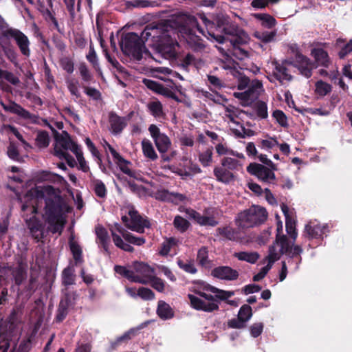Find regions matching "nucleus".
<instances>
[{
    "label": "nucleus",
    "mask_w": 352,
    "mask_h": 352,
    "mask_svg": "<svg viewBox=\"0 0 352 352\" xmlns=\"http://www.w3.org/2000/svg\"><path fill=\"white\" fill-rule=\"evenodd\" d=\"M327 228V225H320L316 221H311L306 225L305 232L309 238L318 239L324 234Z\"/></svg>",
    "instance_id": "obj_20"
},
{
    "label": "nucleus",
    "mask_w": 352,
    "mask_h": 352,
    "mask_svg": "<svg viewBox=\"0 0 352 352\" xmlns=\"http://www.w3.org/2000/svg\"><path fill=\"white\" fill-rule=\"evenodd\" d=\"M202 96L206 100H210L215 103H221L225 100L222 96L214 91H202Z\"/></svg>",
    "instance_id": "obj_47"
},
{
    "label": "nucleus",
    "mask_w": 352,
    "mask_h": 352,
    "mask_svg": "<svg viewBox=\"0 0 352 352\" xmlns=\"http://www.w3.org/2000/svg\"><path fill=\"white\" fill-rule=\"evenodd\" d=\"M110 124L113 132L115 133L121 132L126 126L125 120L114 114H111L110 116Z\"/></svg>",
    "instance_id": "obj_32"
},
{
    "label": "nucleus",
    "mask_w": 352,
    "mask_h": 352,
    "mask_svg": "<svg viewBox=\"0 0 352 352\" xmlns=\"http://www.w3.org/2000/svg\"><path fill=\"white\" fill-rule=\"evenodd\" d=\"M116 229L120 234H121L123 239L130 243H132V244H134L136 245H142L145 243V239L143 237L135 236L131 233L124 230L119 225L116 226Z\"/></svg>",
    "instance_id": "obj_25"
},
{
    "label": "nucleus",
    "mask_w": 352,
    "mask_h": 352,
    "mask_svg": "<svg viewBox=\"0 0 352 352\" xmlns=\"http://www.w3.org/2000/svg\"><path fill=\"white\" fill-rule=\"evenodd\" d=\"M74 155H76L78 162L80 168L84 172L88 171L89 166H87V162L83 157V153L81 151V148L78 150Z\"/></svg>",
    "instance_id": "obj_58"
},
{
    "label": "nucleus",
    "mask_w": 352,
    "mask_h": 352,
    "mask_svg": "<svg viewBox=\"0 0 352 352\" xmlns=\"http://www.w3.org/2000/svg\"><path fill=\"white\" fill-rule=\"evenodd\" d=\"M150 283H151L152 287L157 291H158L160 292H164L165 285H164V281L162 279L153 276L152 278V280L150 281Z\"/></svg>",
    "instance_id": "obj_61"
},
{
    "label": "nucleus",
    "mask_w": 352,
    "mask_h": 352,
    "mask_svg": "<svg viewBox=\"0 0 352 352\" xmlns=\"http://www.w3.org/2000/svg\"><path fill=\"white\" fill-rule=\"evenodd\" d=\"M292 65V62L287 60L281 63L276 60L271 61L267 65V78L272 82H275L276 80L281 84L289 82L292 76L289 72L288 66Z\"/></svg>",
    "instance_id": "obj_6"
},
{
    "label": "nucleus",
    "mask_w": 352,
    "mask_h": 352,
    "mask_svg": "<svg viewBox=\"0 0 352 352\" xmlns=\"http://www.w3.org/2000/svg\"><path fill=\"white\" fill-rule=\"evenodd\" d=\"M234 256L239 261H244L252 264L255 263L259 258V255L256 252H235Z\"/></svg>",
    "instance_id": "obj_30"
},
{
    "label": "nucleus",
    "mask_w": 352,
    "mask_h": 352,
    "mask_svg": "<svg viewBox=\"0 0 352 352\" xmlns=\"http://www.w3.org/2000/svg\"><path fill=\"white\" fill-rule=\"evenodd\" d=\"M215 149L219 155H230V154L234 153V151L230 149L226 144L221 142L216 145Z\"/></svg>",
    "instance_id": "obj_55"
},
{
    "label": "nucleus",
    "mask_w": 352,
    "mask_h": 352,
    "mask_svg": "<svg viewBox=\"0 0 352 352\" xmlns=\"http://www.w3.org/2000/svg\"><path fill=\"white\" fill-rule=\"evenodd\" d=\"M157 314L164 320L171 319L174 316V311L171 307L163 300L158 302Z\"/></svg>",
    "instance_id": "obj_23"
},
{
    "label": "nucleus",
    "mask_w": 352,
    "mask_h": 352,
    "mask_svg": "<svg viewBox=\"0 0 352 352\" xmlns=\"http://www.w3.org/2000/svg\"><path fill=\"white\" fill-rule=\"evenodd\" d=\"M194 292L188 294L190 306L199 311L212 312L219 309V300H226L234 295L233 292L219 289L206 283L195 286Z\"/></svg>",
    "instance_id": "obj_3"
},
{
    "label": "nucleus",
    "mask_w": 352,
    "mask_h": 352,
    "mask_svg": "<svg viewBox=\"0 0 352 352\" xmlns=\"http://www.w3.org/2000/svg\"><path fill=\"white\" fill-rule=\"evenodd\" d=\"M278 145V142L275 138H268L261 141V146L264 149H271Z\"/></svg>",
    "instance_id": "obj_60"
},
{
    "label": "nucleus",
    "mask_w": 352,
    "mask_h": 352,
    "mask_svg": "<svg viewBox=\"0 0 352 352\" xmlns=\"http://www.w3.org/2000/svg\"><path fill=\"white\" fill-rule=\"evenodd\" d=\"M134 278L133 282L142 284H148L154 276L153 270L143 263L134 264Z\"/></svg>",
    "instance_id": "obj_14"
},
{
    "label": "nucleus",
    "mask_w": 352,
    "mask_h": 352,
    "mask_svg": "<svg viewBox=\"0 0 352 352\" xmlns=\"http://www.w3.org/2000/svg\"><path fill=\"white\" fill-rule=\"evenodd\" d=\"M254 16L259 20L261 25L265 28H271L276 24L275 19L267 14H254Z\"/></svg>",
    "instance_id": "obj_36"
},
{
    "label": "nucleus",
    "mask_w": 352,
    "mask_h": 352,
    "mask_svg": "<svg viewBox=\"0 0 352 352\" xmlns=\"http://www.w3.org/2000/svg\"><path fill=\"white\" fill-rule=\"evenodd\" d=\"M263 91L261 81L253 80L244 91L234 92L233 95L241 101L243 105L248 106L256 100Z\"/></svg>",
    "instance_id": "obj_8"
},
{
    "label": "nucleus",
    "mask_w": 352,
    "mask_h": 352,
    "mask_svg": "<svg viewBox=\"0 0 352 352\" xmlns=\"http://www.w3.org/2000/svg\"><path fill=\"white\" fill-rule=\"evenodd\" d=\"M302 252V250L299 245L292 246L286 236H278L276 238V241L273 245L270 247L269 254L263 260V263L265 264V262H268L273 265V264L280 258L282 254H285L291 258L298 257L295 267V270H297L301 261L300 255Z\"/></svg>",
    "instance_id": "obj_4"
},
{
    "label": "nucleus",
    "mask_w": 352,
    "mask_h": 352,
    "mask_svg": "<svg viewBox=\"0 0 352 352\" xmlns=\"http://www.w3.org/2000/svg\"><path fill=\"white\" fill-rule=\"evenodd\" d=\"M94 189L96 195L99 197H104L106 195L107 190L104 184L100 180L93 181Z\"/></svg>",
    "instance_id": "obj_46"
},
{
    "label": "nucleus",
    "mask_w": 352,
    "mask_h": 352,
    "mask_svg": "<svg viewBox=\"0 0 352 352\" xmlns=\"http://www.w3.org/2000/svg\"><path fill=\"white\" fill-rule=\"evenodd\" d=\"M138 296L143 300H152L155 297L154 293L148 288L140 287L138 290Z\"/></svg>",
    "instance_id": "obj_54"
},
{
    "label": "nucleus",
    "mask_w": 352,
    "mask_h": 352,
    "mask_svg": "<svg viewBox=\"0 0 352 352\" xmlns=\"http://www.w3.org/2000/svg\"><path fill=\"white\" fill-rule=\"evenodd\" d=\"M32 236L37 240H40L44 235L43 226L34 218L30 219L28 223Z\"/></svg>",
    "instance_id": "obj_26"
},
{
    "label": "nucleus",
    "mask_w": 352,
    "mask_h": 352,
    "mask_svg": "<svg viewBox=\"0 0 352 352\" xmlns=\"http://www.w3.org/2000/svg\"><path fill=\"white\" fill-rule=\"evenodd\" d=\"M148 131L158 151L160 153H166L171 146L170 138L165 133H162L155 124H151L148 127Z\"/></svg>",
    "instance_id": "obj_11"
},
{
    "label": "nucleus",
    "mask_w": 352,
    "mask_h": 352,
    "mask_svg": "<svg viewBox=\"0 0 352 352\" xmlns=\"http://www.w3.org/2000/svg\"><path fill=\"white\" fill-rule=\"evenodd\" d=\"M111 233H112L113 241L114 244L118 248H119L124 251H126V252H133V250H134L132 246H131L130 245L125 243L123 241L121 236H119L118 234H117L114 230H112Z\"/></svg>",
    "instance_id": "obj_37"
},
{
    "label": "nucleus",
    "mask_w": 352,
    "mask_h": 352,
    "mask_svg": "<svg viewBox=\"0 0 352 352\" xmlns=\"http://www.w3.org/2000/svg\"><path fill=\"white\" fill-rule=\"evenodd\" d=\"M197 17L204 23L208 29L206 36L204 30L199 28L197 18L193 16L180 14L172 19L157 25H147L140 37L133 32L127 33L122 38L120 45L124 54L135 60H140L147 50L144 43L151 38V45L166 58H175L177 53L179 44L175 38L177 34L185 40L187 45L194 51H199L204 47V44L197 32L219 43H229L234 47L248 43L250 41L248 34L237 25L230 21L229 18L220 14L216 16L215 22L219 32L224 35L210 33L209 29L213 23L203 13Z\"/></svg>",
    "instance_id": "obj_1"
},
{
    "label": "nucleus",
    "mask_w": 352,
    "mask_h": 352,
    "mask_svg": "<svg viewBox=\"0 0 352 352\" xmlns=\"http://www.w3.org/2000/svg\"><path fill=\"white\" fill-rule=\"evenodd\" d=\"M73 271L70 268H66L63 272V282L65 285H72L74 283Z\"/></svg>",
    "instance_id": "obj_57"
},
{
    "label": "nucleus",
    "mask_w": 352,
    "mask_h": 352,
    "mask_svg": "<svg viewBox=\"0 0 352 352\" xmlns=\"http://www.w3.org/2000/svg\"><path fill=\"white\" fill-rule=\"evenodd\" d=\"M207 78L209 85L215 89H220L225 86L221 78L212 74H208Z\"/></svg>",
    "instance_id": "obj_45"
},
{
    "label": "nucleus",
    "mask_w": 352,
    "mask_h": 352,
    "mask_svg": "<svg viewBox=\"0 0 352 352\" xmlns=\"http://www.w3.org/2000/svg\"><path fill=\"white\" fill-rule=\"evenodd\" d=\"M175 227L183 232H185L189 227L188 221L180 216H176L174 219Z\"/></svg>",
    "instance_id": "obj_48"
},
{
    "label": "nucleus",
    "mask_w": 352,
    "mask_h": 352,
    "mask_svg": "<svg viewBox=\"0 0 352 352\" xmlns=\"http://www.w3.org/2000/svg\"><path fill=\"white\" fill-rule=\"evenodd\" d=\"M280 208L285 217L286 231L293 239V242L290 243V244L294 246V243L297 238L298 234L296 230V221L293 217V211L290 210L287 206L284 204L280 206Z\"/></svg>",
    "instance_id": "obj_15"
},
{
    "label": "nucleus",
    "mask_w": 352,
    "mask_h": 352,
    "mask_svg": "<svg viewBox=\"0 0 352 352\" xmlns=\"http://www.w3.org/2000/svg\"><path fill=\"white\" fill-rule=\"evenodd\" d=\"M1 105L7 111L15 113L23 119L30 120L32 122L35 121V118L33 115L15 102H10L8 104L1 103Z\"/></svg>",
    "instance_id": "obj_18"
},
{
    "label": "nucleus",
    "mask_w": 352,
    "mask_h": 352,
    "mask_svg": "<svg viewBox=\"0 0 352 352\" xmlns=\"http://www.w3.org/2000/svg\"><path fill=\"white\" fill-rule=\"evenodd\" d=\"M143 82L148 89L155 91L156 93L164 96L168 95L169 90L155 81L150 79H144Z\"/></svg>",
    "instance_id": "obj_33"
},
{
    "label": "nucleus",
    "mask_w": 352,
    "mask_h": 352,
    "mask_svg": "<svg viewBox=\"0 0 352 352\" xmlns=\"http://www.w3.org/2000/svg\"><path fill=\"white\" fill-rule=\"evenodd\" d=\"M175 245L176 241L175 239L170 238L165 240L162 244L160 254L163 256L168 255L170 252L171 250L175 247Z\"/></svg>",
    "instance_id": "obj_41"
},
{
    "label": "nucleus",
    "mask_w": 352,
    "mask_h": 352,
    "mask_svg": "<svg viewBox=\"0 0 352 352\" xmlns=\"http://www.w3.org/2000/svg\"><path fill=\"white\" fill-rule=\"evenodd\" d=\"M67 302L62 300L60 302L59 307L58 309V314L56 316L57 320L62 321L65 318L67 314Z\"/></svg>",
    "instance_id": "obj_59"
},
{
    "label": "nucleus",
    "mask_w": 352,
    "mask_h": 352,
    "mask_svg": "<svg viewBox=\"0 0 352 352\" xmlns=\"http://www.w3.org/2000/svg\"><path fill=\"white\" fill-rule=\"evenodd\" d=\"M275 35H276V33L273 32H257L254 33L255 37H256L258 39H259L265 43H269V42H271L272 41H273L275 37Z\"/></svg>",
    "instance_id": "obj_51"
},
{
    "label": "nucleus",
    "mask_w": 352,
    "mask_h": 352,
    "mask_svg": "<svg viewBox=\"0 0 352 352\" xmlns=\"http://www.w3.org/2000/svg\"><path fill=\"white\" fill-rule=\"evenodd\" d=\"M272 116L281 126L286 127L288 126L287 118L282 111H274L272 113Z\"/></svg>",
    "instance_id": "obj_49"
},
{
    "label": "nucleus",
    "mask_w": 352,
    "mask_h": 352,
    "mask_svg": "<svg viewBox=\"0 0 352 352\" xmlns=\"http://www.w3.org/2000/svg\"><path fill=\"white\" fill-rule=\"evenodd\" d=\"M191 217L201 226H214L217 224L213 216L201 215L198 212L192 210L190 213Z\"/></svg>",
    "instance_id": "obj_27"
},
{
    "label": "nucleus",
    "mask_w": 352,
    "mask_h": 352,
    "mask_svg": "<svg viewBox=\"0 0 352 352\" xmlns=\"http://www.w3.org/2000/svg\"><path fill=\"white\" fill-rule=\"evenodd\" d=\"M80 149V146L72 141L67 132L62 131L61 133L56 135L54 144V155L56 156L67 153V151H71L75 154Z\"/></svg>",
    "instance_id": "obj_9"
},
{
    "label": "nucleus",
    "mask_w": 352,
    "mask_h": 352,
    "mask_svg": "<svg viewBox=\"0 0 352 352\" xmlns=\"http://www.w3.org/2000/svg\"><path fill=\"white\" fill-rule=\"evenodd\" d=\"M267 217L266 210L258 206H252L238 214L237 225L242 228H252L263 223Z\"/></svg>",
    "instance_id": "obj_5"
},
{
    "label": "nucleus",
    "mask_w": 352,
    "mask_h": 352,
    "mask_svg": "<svg viewBox=\"0 0 352 352\" xmlns=\"http://www.w3.org/2000/svg\"><path fill=\"white\" fill-rule=\"evenodd\" d=\"M1 78L6 80L13 85H16L20 82V80L18 77L12 72L6 70H5Z\"/></svg>",
    "instance_id": "obj_64"
},
{
    "label": "nucleus",
    "mask_w": 352,
    "mask_h": 352,
    "mask_svg": "<svg viewBox=\"0 0 352 352\" xmlns=\"http://www.w3.org/2000/svg\"><path fill=\"white\" fill-rule=\"evenodd\" d=\"M331 90V85L322 80H318L315 83L314 93L318 97H324L329 94Z\"/></svg>",
    "instance_id": "obj_29"
},
{
    "label": "nucleus",
    "mask_w": 352,
    "mask_h": 352,
    "mask_svg": "<svg viewBox=\"0 0 352 352\" xmlns=\"http://www.w3.org/2000/svg\"><path fill=\"white\" fill-rule=\"evenodd\" d=\"M214 174L219 182L224 184H228L234 179L233 174L226 168L215 167Z\"/></svg>",
    "instance_id": "obj_24"
},
{
    "label": "nucleus",
    "mask_w": 352,
    "mask_h": 352,
    "mask_svg": "<svg viewBox=\"0 0 352 352\" xmlns=\"http://www.w3.org/2000/svg\"><path fill=\"white\" fill-rule=\"evenodd\" d=\"M3 35L8 38L15 41L21 54L29 57L30 55V41L28 36L21 31L16 28H8L3 31Z\"/></svg>",
    "instance_id": "obj_10"
},
{
    "label": "nucleus",
    "mask_w": 352,
    "mask_h": 352,
    "mask_svg": "<svg viewBox=\"0 0 352 352\" xmlns=\"http://www.w3.org/2000/svg\"><path fill=\"white\" fill-rule=\"evenodd\" d=\"M124 214L122 220L130 230L142 233L145 228L149 227V223L144 219L133 208L128 207L122 210Z\"/></svg>",
    "instance_id": "obj_7"
},
{
    "label": "nucleus",
    "mask_w": 352,
    "mask_h": 352,
    "mask_svg": "<svg viewBox=\"0 0 352 352\" xmlns=\"http://www.w3.org/2000/svg\"><path fill=\"white\" fill-rule=\"evenodd\" d=\"M274 170L256 163H252L247 168L249 173L266 183H270L275 179Z\"/></svg>",
    "instance_id": "obj_12"
},
{
    "label": "nucleus",
    "mask_w": 352,
    "mask_h": 352,
    "mask_svg": "<svg viewBox=\"0 0 352 352\" xmlns=\"http://www.w3.org/2000/svg\"><path fill=\"white\" fill-rule=\"evenodd\" d=\"M230 131L237 138H245L247 135L246 130L243 126L241 120L237 121L236 123L229 126Z\"/></svg>",
    "instance_id": "obj_39"
},
{
    "label": "nucleus",
    "mask_w": 352,
    "mask_h": 352,
    "mask_svg": "<svg viewBox=\"0 0 352 352\" xmlns=\"http://www.w3.org/2000/svg\"><path fill=\"white\" fill-rule=\"evenodd\" d=\"M256 114L261 118H266L268 116L267 106L264 102L259 101L256 103Z\"/></svg>",
    "instance_id": "obj_53"
},
{
    "label": "nucleus",
    "mask_w": 352,
    "mask_h": 352,
    "mask_svg": "<svg viewBox=\"0 0 352 352\" xmlns=\"http://www.w3.org/2000/svg\"><path fill=\"white\" fill-rule=\"evenodd\" d=\"M103 146L107 152H109L113 159L115 164L120 170L131 177H135V173L131 169V164L129 161L124 159L107 142H104Z\"/></svg>",
    "instance_id": "obj_13"
},
{
    "label": "nucleus",
    "mask_w": 352,
    "mask_h": 352,
    "mask_svg": "<svg viewBox=\"0 0 352 352\" xmlns=\"http://www.w3.org/2000/svg\"><path fill=\"white\" fill-rule=\"evenodd\" d=\"M266 265L263 267L258 273L255 274L253 277L254 281H259L261 279H263L265 275L267 274V272L270 271V270L272 268V265L270 264L268 262H265Z\"/></svg>",
    "instance_id": "obj_56"
},
{
    "label": "nucleus",
    "mask_w": 352,
    "mask_h": 352,
    "mask_svg": "<svg viewBox=\"0 0 352 352\" xmlns=\"http://www.w3.org/2000/svg\"><path fill=\"white\" fill-rule=\"evenodd\" d=\"M311 55L314 58L317 65L327 67L330 63V59L327 52L321 48H314Z\"/></svg>",
    "instance_id": "obj_22"
},
{
    "label": "nucleus",
    "mask_w": 352,
    "mask_h": 352,
    "mask_svg": "<svg viewBox=\"0 0 352 352\" xmlns=\"http://www.w3.org/2000/svg\"><path fill=\"white\" fill-rule=\"evenodd\" d=\"M222 68L225 70H228V72L238 79V89L239 90H244L249 87L251 82L248 77L243 75L239 71L232 65L223 63L221 65Z\"/></svg>",
    "instance_id": "obj_17"
},
{
    "label": "nucleus",
    "mask_w": 352,
    "mask_h": 352,
    "mask_svg": "<svg viewBox=\"0 0 352 352\" xmlns=\"http://www.w3.org/2000/svg\"><path fill=\"white\" fill-rule=\"evenodd\" d=\"M295 61L296 67L300 74L307 78H309L311 76V70L316 67L314 64L302 54H296Z\"/></svg>",
    "instance_id": "obj_16"
},
{
    "label": "nucleus",
    "mask_w": 352,
    "mask_h": 352,
    "mask_svg": "<svg viewBox=\"0 0 352 352\" xmlns=\"http://www.w3.org/2000/svg\"><path fill=\"white\" fill-rule=\"evenodd\" d=\"M263 330V324L261 322H257L253 324L250 327V333L251 336L254 338H257L259 336Z\"/></svg>",
    "instance_id": "obj_63"
},
{
    "label": "nucleus",
    "mask_w": 352,
    "mask_h": 352,
    "mask_svg": "<svg viewBox=\"0 0 352 352\" xmlns=\"http://www.w3.org/2000/svg\"><path fill=\"white\" fill-rule=\"evenodd\" d=\"M199 161L204 166H208L212 161V151L208 149L200 154Z\"/></svg>",
    "instance_id": "obj_62"
},
{
    "label": "nucleus",
    "mask_w": 352,
    "mask_h": 352,
    "mask_svg": "<svg viewBox=\"0 0 352 352\" xmlns=\"http://www.w3.org/2000/svg\"><path fill=\"white\" fill-rule=\"evenodd\" d=\"M114 269L116 273L126 277L133 282L134 278V272L133 270H129L126 267L120 265H116Z\"/></svg>",
    "instance_id": "obj_50"
},
{
    "label": "nucleus",
    "mask_w": 352,
    "mask_h": 352,
    "mask_svg": "<svg viewBox=\"0 0 352 352\" xmlns=\"http://www.w3.org/2000/svg\"><path fill=\"white\" fill-rule=\"evenodd\" d=\"M142 149L144 155L149 160L154 161L157 159L158 155L149 140L144 139L142 141Z\"/></svg>",
    "instance_id": "obj_28"
},
{
    "label": "nucleus",
    "mask_w": 352,
    "mask_h": 352,
    "mask_svg": "<svg viewBox=\"0 0 352 352\" xmlns=\"http://www.w3.org/2000/svg\"><path fill=\"white\" fill-rule=\"evenodd\" d=\"M252 316V308L248 305H243L238 314L239 319L242 320L245 323L248 321Z\"/></svg>",
    "instance_id": "obj_43"
},
{
    "label": "nucleus",
    "mask_w": 352,
    "mask_h": 352,
    "mask_svg": "<svg viewBox=\"0 0 352 352\" xmlns=\"http://www.w3.org/2000/svg\"><path fill=\"white\" fill-rule=\"evenodd\" d=\"M221 164L223 168L231 170H239L242 167V163L236 159L226 157L221 160Z\"/></svg>",
    "instance_id": "obj_35"
},
{
    "label": "nucleus",
    "mask_w": 352,
    "mask_h": 352,
    "mask_svg": "<svg viewBox=\"0 0 352 352\" xmlns=\"http://www.w3.org/2000/svg\"><path fill=\"white\" fill-rule=\"evenodd\" d=\"M36 142L40 148H45L49 145L50 137L47 132L41 131L37 134Z\"/></svg>",
    "instance_id": "obj_44"
},
{
    "label": "nucleus",
    "mask_w": 352,
    "mask_h": 352,
    "mask_svg": "<svg viewBox=\"0 0 352 352\" xmlns=\"http://www.w3.org/2000/svg\"><path fill=\"white\" fill-rule=\"evenodd\" d=\"M67 87L70 93L76 97H79L78 81L74 78H69L67 80Z\"/></svg>",
    "instance_id": "obj_52"
},
{
    "label": "nucleus",
    "mask_w": 352,
    "mask_h": 352,
    "mask_svg": "<svg viewBox=\"0 0 352 352\" xmlns=\"http://www.w3.org/2000/svg\"><path fill=\"white\" fill-rule=\"evenodd\" d=\"M96 232L103 248L105 251H107V245L109 240L107 230L102 227L98 226L96 228Z\"/></svg>",
    "instance_id": "obj_38"
},
{
    "label": "nucleus",
    "mask_w": 352,
    "mask_h": 352,
    "mask_svg": "<svg viewBox=\"0 0 352 352\" xmlns=\"http://www.w3.org/2000/svg\"><path fill=\"white\" fill-rule=\"evenodd\" d=\"M212 274L216 278L227 280H235L239 276L237 271L226 266L214 268Z\"/></svg>",
    "instance_id": "obj_19"
},
{
    "label": "nucleus",
    "mask_w": 352,
    "mask_h": 352,
    "mask_svg": "<svg viewBox=\"0 0 352 352\" xmlns=\"http://www.w3.org/2000/svg\"><path fill=\"white\" fill-rule=\"evenodd\" d=\"M156 197L162 201H170L175 204H178L186 199V197L182 194L168 190L159 191L156 195Z\"/></svg>",
    "instance_id": "obj_21"
},
{
    "label": "nucleus",
    "mask_w": 352,
    "mask_h": 352,
    "mask_svg": "<svg viewBox=\"0 0 352 352\" xmlns=\"http://www.w3.org/2000/svg\"><path fill=\"white\" fill-rule=\"evenodd\" d=\"M242 114L243 111L239 109L232 105H228L225 107L223 118V120H226L227 118H230L232 117L238 118V116H241Z\"/></svg>",
    "instance_id": "obj_42"
},
{
    "label": "nucleus",
    "mask_w": 352,
    "mask_h": 352,
    "mask_svg": "<svg viewBox=\"0 0 352 352\" xmlns=\"http://www.w3.org/2000/svg\"><path fill=\"white\" fill-rule=\"evenodd\" d=\"M41 179L43 180L56 183L61 186H64L67 183L65 179L60 175L48 171L42 172L41 175Z\"/></svg>",
    "instance_id": "obj_31"
},
{
    "label": "nucleus",
    "mask_w": 352,
    "mask_h": 352,
    "mask_svg": "<svg viewBox=\"0 0 352 352\" xmlns=\"http://www.w3.org/2000/svg\"><path fill=\"white\" fill-rule=\"evenodd\" d=\"M43 201L45 205L43 217L49 224V230L53 233H60L65 221L58 192L54 187L48 185L37 186L30 189L24 197L22 210L25 211L30 208L32 213H37Z\"/></svg>",
    "instance_id": "obj_2"
},
{
    "label": "nucleus",
    "mask_w": 352,
    "mask_h": 352,
    "mask_svg": "<svg viewBox=\"0 0 352 352\" xmlns=\"http://www.w3.org/2000/svg\"><path fill=\"white\" fill-rule=\"evenodd\" d=\"M147 107L150 113L156 118H162L164 116L162 103L158 100H153L148 103Z\"/></svg>",
    "instance_id": "obj_34"
},
{
    "label": "nucleus",
    "mask_w": 352,
    "mask_h": 352,
    "mask_svg": "<svg viewBox=\"0 0 352 352\" xmlns=\"http://www.w3.org/2000/svg\"><path fill=\"white\" fill-rule=\"evenodd\" d=\"M153 72L157 73V74H154V76L155 77H157L161 80H166V79L163 76H160V74H164V75L172 74L173 76H176V77L179 78V79L183 80L182 76L179 74L175 72H173L171 69H170L168 67H156L155 69H153Z\"/></svg>",
    "instance_id": "obj_40"
}]
</instances>
